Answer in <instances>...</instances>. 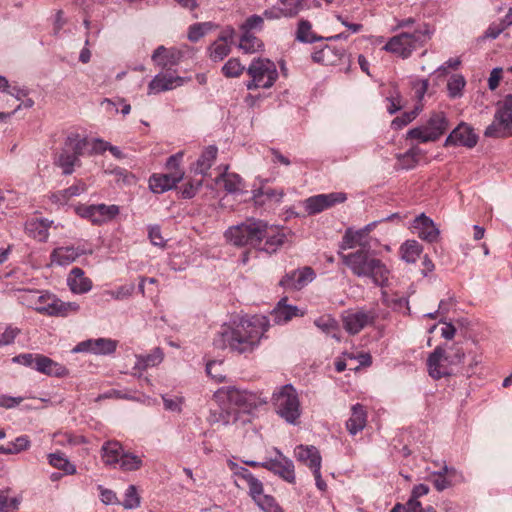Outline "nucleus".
Listing matches in <instances>:
<instances>
[{"mask_svg": "<svg viewBox=\"0 0 512 512\" xmlns=\"http://www.w3.org/2000/svg\"><path fill=\"white\" fill-rule=\"evenodd\" d=\"M268 326L264 316L242 317L239 321L223 325L213 344L218 349L229 348L238 354L252 353L259 346Z\"/></svg>", "mask_w": 512, "mask_h": 512, "instance_id": "obj_1", "label": "nucleus"}, {"mask_svg": "<svg viewBox=\"0 0 512 512\" xmlns=\"http://www.w3.org/2000/svg\"><path fill=\"white\" fill-rule=\"evenodd\" d=\"M340 258L353 275L359 278H369L376 286L384 287L388 284L389 269L375 257L369 247L363 246L351 253L340 254Z\"/></svg>", "mask_w": 512, "mask_h": 512, "instance_id": "obj_2", "label": "nucleus"}, {"mask_svg": "<svg viewBox=\"0 0 512 512\" xmlns=\"http://www.w3.org/2000/svg\"><path fill=\"white\" fill-rule=\"evenodd\" d=\"M432 34L433 30L430 26L423 23L412 33L403 32L391 37L383 46V50L406 59L413 51L424 46L431 39Z\"/></svg>", "mask_w": 512, "mask_h": 512, "instance_id": "obj_3", "label": "nucleus"}, {"mask_svg": "<svg viewBox=\"0 0 512 512\" xmlns=\"http://www.w3.org/2000/svg\"><path fill=\"white\" fill-rule=\"evenodd\" d=\"M215 397L219 401H227L229 408H234L238 412L252 414L259 407L268 402L267 396L262 393L242 390L235 386L221 387Z\"/></svg>", "mask_w": 512, "mask_h": 512, "instance_id": "obj_4", "label": "nucleus"}, {"mask_svg": "<svg viewBox=\"0 0 512 512\" xmlns=\"http://www.w3.org/2000/svg\"><path fill=\"white\" fill-rule=\"evenodd\" d=\"M276 414L286 423L297 425L301 416V405L298 393L292 384L277 387L271 397Z\"/></svg>", "mask_w": 512, "mask_h": 512, "instance_id": "obj_5", "label": "nucleus"}, {"mask_svg": "<svg viewBox=\"0 0 512 512\" xmlns=\"http://www.w3.org/2000/svg\"><path fill=\"white\" fill-rule=\"evenodd\" d=\"M89 146L87 138L81 137L77 133L69 134L59 154L54 159V164L62 169L64 175H71L74 167L80 165V156H82Z\"/></svg>", "mask_w": 512, "mask_h": 512, "instance_id": "obj_6", "label": "nucleus"}, {"mask_svg": "<svg viewBox=\"0 0 512 512\" xmlns=\"http://www.w3.org/2000/svg\"><path fill=\"white\" fill-rule=\"evenodd\" d=\"M265 222L257 219H247L245 222L229 227L224 236L230 244L237 247L251 246L256 249L260 245L261 228Z\"/></svg>", "mask_w": 512, "mask_h": 512, "instance_id": "obj_7", "label": "nucleus"}, {"mask_svg": "<svg viewBox=\"0 0 512 512\" xmlns=\"http://www.w3.org/2000/svg\"><path fill=\"white\" fill-rule=\"evenodd\" d=\"M247 74L251 80L246 83L248 90L259 88L268 89L278 79V71L273 61L267 58L253 59L247 68Z\"/></svg>", "mask_w": 512, "mask_h": 512, "instance_id": "obj_8", "label": "nucleus"}, {"mask_svg": "<svg viewBox=\"0 0 512 512\" xmlns=\"http://www.w3.org/2000/svg\"><path fill=\"white\" fill-rule=\"evenodd\" d=\"M488 138L512 136V94L506 95L497 103L493 122L484 131Z\"/></svg>", "mask_w": 512, "mask_h": 512, "instance_id": "obj_9", "label": "nucleus"}, {"mask_svg": "<svg viewBox=\"0 0 512 512\" xmlns=\"http://www.w3.org/2000/svg\"><path fill=\"white\" fill-rule=\"evenodd\" d=\"M377 318L374 310H356L346 311L342 315L343 326L345 330L351 334H358L361 330L369 325H373Z\"/></svg>", "mask_w": 512, "mask_h": 512, "instance_id": "obj_10", "label": "nucleus"}, {"mask_svg": "<svg viewBox=\"0 0 512 512\" xmlns=\"http://www.w3.org/2000/svg\"><path fill=\"white\" fill-rule=\"evenodd\" d=\"M346 200L347 194L344 192L318 194L307 198L304 201V208L309 215H315Z\"/></svg>", "mask_w": 512, "mask_h": 512, "instance_id": "obj_11", "label": "nucleus"}, {"mask_svg": "<svg viewBox=\"0 0 512 512\" xmlns=\"http://www.w3.org/2000/svg\"><path fill=\"white\" fill-rule=\"evenodd\" d=\"M260 245L257 250L272 254L277 252L286 242L287 234L283 228L277 226H269L265 222V227L261 228Z\"/></svg>", "mask_w": 512, "mask_h": 512, "instance_id": "obj_12", "label": "nucleus"}, {"mask_svg": "<svg viewBox=\"0 0 512 512\" xmlns=\"http://www.w3.org/2000/svg\"><path fill=\"white\" fill-rule=\"evenodd\" d=\"M274 452L276 453V457L264 461L261 467L278 475L288 483H295L296 477L292 460L284 456L278 448H274Z\"/></svg>", "mask_w": 512, "mask_h": 512, "instance_id": "obj_13", "label": "nucleus"}, {"mask_svg": "<svg viewBox=\"0 0 512 512\" xmlns=\"http://www.w3.org/2000/svg\"><path fill=\"white\" fill-rule=\"evenodd\" d=\"M428 373L433 379H441L453 374V366L446 357V348L437 346L427 359Z\"/></svg>", "mask_w": 512, "mask_h": 512, "instance_id": "obj_14", "label": "nucleus"}, {"mask_svg": "<svg viewBox=\"0 0 512 512\" xmlns=\"http://www.w3.org/2000/svg\"><path fill=\"white\" fill-rule=\"evenodd\" d=\"M118 346V341L111 338L87 339L79 342L72 350L74 353H91L94 355H111Z\"/></svg>", "mask_w": 512, "mask_h": 512, "instance_id": "obj_15", "label": "nucleus"}, {"mask_svg": "<svg viewBox=\"0 0 512 512\" xmlns=\"http://www.w3.org/2000/svg\"><path fill=\"white\" fill-rule=\"evenodd\" d=\"M477 142L478 135L474 132V129L469 124L461 122L448 135L444 146H463L471 149L477 145Z\"/></svg>", "mask_w": 512, "mask_h": 512, "instance_id": "obj_16", "label": "nucleus"}, {"mask_svg": "<svg viewBox=\"0 0 512 512\" xmlns=\"http://www.w3.org/2000/svg\"><path fill=\"white\" fill-rule=\"evenodd\" d=\"M316 277L314 270L309 266H304L286 273L279 284L285 289L301 290Z\"/></svg>", "mask_w": 512, "mask_h": 512, "instance_id": "obj_17", "label": "nucleus"}, {"mask_svg": "<svg viewBox=\"0 0 512 512\" xmlns=\"http://www.w3.org/2000/svg\"><path fill=\"white\" fill-rule=\"evenodd\" d=\"M54 295L47 291H38V290H22L20 292L19 299L21 302L28 307L33 308L39 313L46 314L47 311L45 308L50 306Z\"/></svg>", "mask_w": 512, "mask_h": 512, "instance_id": "obj_18", "label": "nucleus"}, {"mask_svg": "<svg viewBox=\"0 0 512 512\" xmlns=\"http://www.w3.org/2000/svg\"><path fill=\"white\" fill-rule=\"evenodd\" d=\"M184 177L182 170L172 171L167 174H153L149 179V188L155 194H162L176 187Z\"/></svg>", "mask_w": 512, "mask_h": 512, "instance_id": "obj_19", "label": "nucleus"}, {"mask_svg": "<svg viewBox=\"0 0 512 512\" xmlns=\"http://www.w3.org/2000/svg\"><path fill=\"white\" fill-rule=\"evenodd\" d=\"M185 79L174 76L171 73H159L153 77L148 85V94H158L164 91L173 90L184 84Z\"/></svg>", "mask_w": 512, "mask_h": 512, "instance_id": "obj_20", "label": "nucleus"}, {"mask_svg": "<svg viewBox=\"0 0 512 512\" xmlns=\"http://www.w3.org/2000/svg\"><path fill=\"white\" fill-rule=\"evenodd\" d=\"M413 228L416 230L418 237L429 243L438 240L440 231L434 224L433 220L424 213L417 216L413 221Z\"/></svg>", "mask_w": 512, "mask_h": 512, "instance_id": "obj_21", "label": "nucleus"}, {"mask_svg": "<svg viewBox=\"0 0 512 512\" xmlns=\"http://www.w3.org/2000/svg\"><path fill=\"white\" fill-rule=\"evenodd\" d=\"M295 457L298 461L307 465L311 470L321 468V455L313 445H299L295 449Z\"/></svg>", "mask_w": 512, "mask_h": 512, "instance_id": "obj_22", "label": "nucleus"}, {"mask_svg": "<svg viewBox=\"0 0 512 512\" xmlns=\"http://www.w3.org/2000/svg\"><path fill=\"white\" fill-rule=\"evenodd\" d=\"M85 251L80 247L65 246L55 248L51 253V261L59 266H67L73 263Z\"/></svg>", "mask_w": 512, "mask_h": 512, "instance_id": "obj_23", "label": "nucleus"}, {"mask_svg": "<svg viewBox=\"0 0 512 512\" xmlns=\"http://www.w3.org/2000/svg\"><path fill=\"white\" fill-rule=\"evenodd\" d=\"M35 370L48 376L55 377H64L69 374L68 369L64 365L55 362L51 358L42 354L38 355Z\"/></svg>", "mask_w": 512, "mask_h": 512, "instance_id": "obj_24", "label": "nucleus"}, {"mask_svg": "<svg viewBox=\"0 0 512 512\" xmlns=\"http://www.w3.org/2000/svg\"><path fill=\"white\" fill-rule=\"evenodd\" d=\"M67 284L70 290L76 294H84L92 289V281L84 276V271L81 268L74 267L68 278Z\"/></svg>", "mask_w": 512, "mask_h": 512, "instance_id": "obj_25", "label": "nucleus"}, {"mask_svg": "<svg viewBox=\"0 0 512 512\" xmlns=\"http://www.w3.org/2000/svg\"><path fill=\"white\" fill-rule=\"evenodd\" d=\"M367 423V413L364 406L357 403L351 408V416L346 421V428L351 435L362 431Z\"/></svg>", "mask_w": 512, "mask_h": 512, "instance_id": "obj_26", "label": "nucleus"}, {"mask_svg": "<svg viewBox=\"0 0 512 512\" xmlns=\"http://www.w3.org/2000/svg\"><path fill=\"white\" fill-rule=\"evenodd\" d=\"M298 315V307L287 304V298L281 299L276 307L271 311V317L276 324H285Z\"/></svg>", "mask_w": 512, "mask_h": 512, "instance_id": "obj_27", "label": "nucleus"}, {"mask_svg": "<svg viewBox=\"0 0 512 512\" xmlns=\"http://www.w3.org/2000/svg\"><path fill=\"white\" fill-rule=\"evenodd\" d=\"M123 452V448L119 442L107 441L101 448V457L105 465L115 468Z\"/></svg>", "mask_w": 512, "mask_h": 512, "instance_id": "obj_28", "label": "nucleus"}, {"mask_svg": "<svg viewBox=\"0 0 512 512\" xmlns=\"http://www.w3.org/2000/svg\"><path fill=\"white\" fill-rule=\"evenodd\" d=\"M285 193L283 189H265L263 186L253 191V200L256 205H265L267 202L279 204Z\"/></svg>", "mask_w": 512, "mask_h": 512, "instance_id": "obj_29", "label": "nucleus"}, {"mask_svg": "<svg viewBox=\"0 0 512 512\" xmlns=\"http://www.w3.org/2000/svg\"><path fill=\"white\" fill-rule=\"evenodd\" d=\"M45 309L49 316L66 317L69 314L77 313L80 307L76 302H64L54 295L50 306Z\"/></svg>", "mask_w": 512, "mask_h": 512, "instance_id": "obj_30", "label": "nucleus"}, {"mask_svg": "<svg viewBox=\"0 0 512 512\" xmlns=\"http://www.w3.org/2000/svg\"><path fill=\"white\" fill-rule=\"evenodd\" d=\"M218 149L215 145L208 146L200 155L193 168L195 174L206 175L213 165Z\"/></svg>", "mask_w": 512, "mask_h": 512, "instance_id": "obj_31", "label": "nucleus"}, {"mask_svg": "<svg viewBox=\"0 0 512 512\" xmlns=\"http://www.w3.org/2000/svg\"><path fill=\"white\" fill-rule=\"evenodd\" d=\"M96 219L94 225L100 226L113 221L120 213V207L115 204H95Z\"/></svg>", "mask_w": 512, "mask_h": 512, "instance_id": "obj_32", "label": "nucleus"}, {"mask_svg": "<svg viewBox=\"0 0 512 512\" xmlns=\"http://www.w3.org/2000/svg\"><path fill=\"white\" fill-rule=\"evenodd\" d=\"M86 190V184L82 181H78L66 189L53 193L51 199L53 202L63 205L67 203L71 198L83 194Z\"/></svg>", "mask_w": 512, "mask_h": 512, "instance_id": "obj_33", "label": "nucleus"}, {"mask_svg": "<svg viewBox=\"0 0 512 512\" xmlns=\"http://www.w3.org/2000/svg\"><path fill=\"white\" fill-rule=\"evenodd\" d=\"M423 247L416 240H406L400 247L401 258L407 263H415L422 253Z\"/></svg>", "mask_w": 512, "mask_h": 512, "instance_id": "obj_34", "label": "nucleus"}, {"mask_svg": "<svg viewBox=\"0 0 512 512\" xmlns=\"http://www.w3.org/2000/svg\"><path fill=\"white\" fill-rule=\"evenodd\" d=\"M425 125L439 139L448 128V120L444 112H433Z\"/></svg>", "mask_w": 512, "mask_h": 512, "instance_id": "obj_35", "label": "nucleus"}, {"mask_svg": "<svg viewBox=\"0 0 512 512\" xmlns=\"http://www.w3.org/2000/svg\"><path fill=\"white\" fill-rule=\"evenodd\" d=\"M422 155L423 151L419 147H412L405 153L397 156L398 164L402 169H413L418 164Z\"/></svg>", "mask_w": 512, "mask_h": 512, "instance_id": "obj_36", "label": "nucleus"}, {"mask_svg": "<svg viewBox=\"0 0 512 512\" xmlns=\"http://www.w3.org/2000/svg\"><path fill=\"white\" fill-rule=\"evenodd\" d=\"M335 54L338 59H341L345 55L344 48H333L329 45H326L321 50L315 51L312 54V60L316 63L329 64L333 60L331 59V55Z\"/></svg>", "mask_w": 512, "mask_h": 512, "instance_id": "obj_37", "label": "nucleus"}, {"mask_svg": "<svg viewBox=\"0 0 512 512\" xmlns=\"http://www.w3.org/2000/svg\"><path fill=\"white\" fill-rule=\"evenodd\" d=\"M263 47L262 41L253 33H242L239 41V48L247 54H253L261 50Z\"/></svg>", "mask_w": 512, "mask_h": 512, "instance_id": "obj_38", "label": "nucleus"}, {"mask_svg": "<svg viewBox=\"0 0 512 512\" xmlns=\"http://www.w3.org/2000/svg\"><path fill=\"white\" fill-rule=\"evenodd\" d=\"M296 40L302 43H314L322 40V37L316 36L312 31V25L308 20H300L296 31Z\"/></svg>", "mask_w": 512, "mask_h": 512, "instance_id": "obj_39", "label": "nucleus"}, {"mask_svg": "<svg viewBox=\"0 0 512 512\" xmlns=\"http://www.w3.org/2000/svg\"><path fill=\"white\" fill-rule=\"evenodd\" d=\"M48 459L50 465L64 471L65 474L73 475L76 473L75 465L71 464L62 453H51L48 455Z\"/></svg>", "mask_w": 512, "mask_h": 512, "instance_id": "obj_40", "label": "nucleus"}, {"mask_svg": "<svg viewBox=\"0 0 512 512\" xmlns=\"http://www.w3.org/2000/svg\"><path fill=\"white\" fill-rule=\"evenodd\" d=\"M143 465L141 457L129 452H123L118 466L122 471L131 472L140 469Z\"/></svg>", "mask_w": 512, "mask_h": 512, "instance_id": "obj_41", "label": "nucleus"}, {"mask_svg": "<svg viewBox=\"0 0 512 512\" xmlns=\"http://www.w3.org/2000/svg\"><path fill=\"white\" fill-rule=\"evenodd\" d=\"M30 447L29 437L26 435H21L17 437L14 441L9 442L7 446H0L1 454H17L22 451L27 450Z\"/></svg>", "mask_w": 512, "mask_h": 512, "instance_id": "obj_42", "label": "nucleus"}, {"mask_svg": "<svg viewBox=\"0 0 512 512\" xmlns=\"http://www.w3.org/2000/svg\"><path fill=\"white\" fill-rule=\"evenodd\" d=\"M316 327H318L323 332L331 335L337 341H340V338L336 335V331L338 330L337 321L331 317L330 315H325L317 318L314 321Z\"/></svg>", "mask_w": 512, "mask_h": 512, "instance_id": "obj_43", "label": "nucleus"}, {"mask_svg": "<svg viewBox=\"0 0 512 512\" xmlns=\"http://www.w3.org/2000/svg\"><path fill=\"white\" fill-rule=\"evenodd\" d=\"M284 18L296 17L304 9L305 0H278Z\"/></svg>", "mask_w": 512, "mask_h": 512, "instance_id": "obj_44", "label": "nucleus"}, {"mask_svg": "<svg viewBox=\"0 0 512 512\" xmlns=\"http://www.w3.org/2000/svg\"><path fill=\"white\" fill-rule=\"evenodd\" d=\"M366 235H368V233L362 232V228L357 231H353L350 228L347 229L343 237V248L351 249L356 247L357 245H359L360 247H368L367 244L362 243V238L365 237Z\"/></svg>", "mask_w": 512, "mask_h": 512, "instance_id": "obj_45", "label": "nucleus"}, {"mask_svg": "<svg viewBox=\"0 0 512 512\" xmlns=\"http://www.w3.org/2000/svg\"><path fill=\"white\" fill-rule=\"evenodd\" d=\"M466 85L465 78L460 74H454L448 80L447 90L450 98H458L462 96V91Z\"/></svg>", "mask_w": 512, "mask_h": 512, "instance_id": "obj_46", "label": "nucleus"}, {"mask_svg": "<svg viewBox=\"0 0 512 512\" xmlns=\"http://www.w3.org/2000/svg\"><path fill=\"white\" fill-rule=\"evenodd\" d=\"M407 136L412 139H417L422 143L434 142V141L438 140L436 133H432L426 127V125H422V126L410 129L407 133Z\"/></svg>", "mask_w": 512, "mask_h": 512, "instance_id": "obj_47", "label": "nucleus"}, {"mask_svg": "<svg viewBox=\"0 0 512 512\" xmlns=\"http://www.w3.org/2000/svg\"><path fill=\"white\" fill-rule=\"evenodd\" d=\"M230 45L223 41H214L209 47V55L213 61H221L229 55Z\"/></svg>", "mask_w": 512, "mask_h": 512, "instance_id": "obj_48", "label": "nucleus"}, {"mask_svg": "<svg viewBox=\"0 0 512 512\" xmlns=\"http://www.w3.org/2000/svg\"><path fill=\"white\" fill-rule=\"evenodd\" d=\"M19 504V499L10 496L9 491H0V512H16Z\"/></svg>", "mask_w": 512, "mask_h": 512, "instance_id": "obj_49", "label": "nucleus"}, {"mask_svg": "<svg viewBox=\"0 0 512 512\" xmlns=\"http://www.w3.org/2000/svg\"><path fill=\"white\" fill-rule=\"evenodd\" d=\"M223 361L211 360L206 364V373L216 382H223L225 379Z\"/></svg>", "mask_w": 512, "mask_h": 512, "instance_id": "obj_50", "label": "nucleus"}, {"mask_svg": "<svg viewBox=\"0 0 512 512\" xmlns=\"http://www.w3.org/2000/svg\"><path fill=\"white\" fill-rule=\"evenodd\" d=\"M421 107H415L414 110L410 112H404L401 116L394 118L391 122V127L395 130H400L410 122H412L417 115L419 114Z\"/></svg>", "mask_w": 512, "mask_h": 512, "instance_id": "obj_51", "label": "nucleus"}, {"mask_svg": "<svg viewBox=\"0 0 512 512\" xmlns=\"http://www.w3.org/2000/svg\"><path fill=\"white\" fill-rule=\"evenodd\" d=\"M254 502L264 512H283L282 508L277 504L274 497L271 495L263 494Z\"/></svg>", "mask_w": 512, "mask_h": 512, "instance_id": "obj_52", "label": "nucleus"}, {"mask_svg": "<svg viewBox=\"0 0 512 512\" xmlns=\"http://www.w3.org/2000/svg\"><path fill=\"white\" fill-rule=\"evenodd\" d=\"M244 70L245 67L237 58L229 59L222 67L223 74L228 78L238 77L243 73Z\"/></svg>", "mask_w": 512, "mask_h": 512, "instance_id": "obj_53", "label": "nucleus"}, {"mask_svg": "<svg viewBox=\"0 0 512 512\" xmlns=\"http://www.w3.org/2000/svg\"><path fill=\"white\" fill-rule=\"evenodd\" d=\"M125 509H135L140 506V497L134 485H129L125 492V498L120 503Z\"/></svg>", "mask_w": 512, "mask_h": 512, "instance_id": "obj_54", "label": "nucleus"}, {"mask_svg": "<svg viewBox=\"0 0 512 512\" xmlns=\"http://www.w3.org/2000/svg\"><path fill=\"white\" fill-rule=\"evenodd\" d=\"M446 357L452 366H456L463 362L465 352L459 344H452L446 349Z\"/></svg>", "mask_w": 512, "mask_h": 512, "instance_id": "obj_55", "label": "nucleus"}, {"mask_svg": "<svg viewBox=\"0 0 512 512\" xmlns=\"http://www.w3.org/2000/svg\"><path fill=\"white\" fill-rule=\"evenodd\" d=\"M221 177L223 179L224 188L227 192L236 193L241 190L242 179L239 175L235 173H227L223 174Z\"/></svg>", "mask_w": 512, "mask_h": 512, "instance_id": "obj_56", "label": "nucleus"}, {"mask_svg": "<svg viewBox=\"0 0 512 512\" xmlns=\"http://www.w3.org/2000/svg\"><path fill=\"white\" fill-rule=\"evenodd\" d=\"M210 22L196 23L190 26L188 31V39L192 42L200 40L211 28Z\"/></svg>", "mask_w": 512, "mask_h": 512, "instance_id": "obj_57", "label": "nucleus"}, {"mask_svg": "<svg viewBox=\"0 0 512 512\" xmlns=\"http://www.w3.org/2000/svg\"><path fill=\"white\" fill-rule=\"evenodd\" d=\"M263 17L260 15L249 16L241 25L240 30L242 33H251L252 30H261L263 28Z\"/></svg>", "mask_w": 512, "mask_h": 512, "instance_id": "obj_58", "label": "nucleus"}, {"mask_svg": "<svg viewBox=\"0 0 512 512\" xmlns=\"http://www.w3.org/2000/svg\"><path fill=\"white\" fill-rule=\"evenodd\" d=\"M75 212L78 216L89 220L94 225V219H96L95 204H79L75 207Z\"/></svg>", "mask_w": 512, "mask_h": 512, "instance_id": "obj_59", "label": "nucleus"}, {"mask_svg": "<svg viewBox=\"0 0 512 512\" xmlns=\"http://www.w3.org/2000/svg\"><path fill=\"white\" fill-rule=\"evenodd\" d=\"M201 186L202 180L190 181L184 184L180 191L182 198L190 199L194 197Z\"/></svg>", "mask_w": 512, "mask_h": 512, "instance_id": "obj_60", "label": "nucleus"}, {"mask_svg": "<svg viewBox=\"0 0 512 512\" xmlns=\"http://www.w3.org/2000/svg\"><path fill=\"white\" fill-rule=\"evenodd\" d=\"M98 490L100 492V499L105 505H115L120 504L116 493L113 490L107 489L102 485H98Z\"/></svg>", "mask_w": 512, "mask_h": 512, "instance_id": "obj_61", "label": "nucleus"}, {"mask_svg": "<svg viewBox=\"0 0 512 512\" xmlns=\"http://www.w3.org/2000/svg\"><path fill=\"white\" fill-rule=\"evenodd\" d=\"M39 354L24 353L15 356L12 360L15 363L21 364L26 367H30L35 370V365Z\"/></svg>", "mask_w": 512, "mask_h": 512, "instance_id": "obj_62", "label": "nucleus"}, {"mask_svg": "<svg viewBox=\"0 0 512 512\" xmlns=\"http://www.w3.org/2000/svg\"><path fill=\"white\" fill-rule=\"evenodd\" d=\"M247 484H248V488H249V495L251 496V498L254 501L264 494L263 493V484L255 476L250 477V479L247 481Z\"/></svg>", "mask_w": 512, "mask_h": 512, "instance_id": "obj_63", "label": "nucleus"}, {"mask_svg": "<svg viewBox=\"0 0 512 512\" xmlns=\"http://www.w3.org/2000/svg\"><path fill=\"white\" fill-rule=\"evenodd\" d=\"M162 400L164 404V408L171 412H178L180 413L182 410V403L183 398L182 397H174L169 398L166 395H162Z\"/></svg>", "mask_w": 512, "mask_h": 512, "instance_id": "obj_64", "label": "nucleus"}]
</instances>
